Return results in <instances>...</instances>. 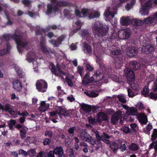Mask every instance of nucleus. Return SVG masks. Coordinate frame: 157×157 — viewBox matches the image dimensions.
<instances>
[{"instance_id": "f257e3e1", "label": "nucleus", "mask_w": 157, "mask_h": 157, "mask_svg": "<svg viewBox=\"0 0 157 157\" xmlns=\"http://www.w3.org/2000/svg\"><path fill=\"white\" fill-rule=\"evenodd\" d=\"M90 74L89 72H87L83 77L82 80L83 85L86 86L87 84L93 82H99L103 79L104 75L102 73L97 71L94 73L91 77H90Z\"/></svg>"}, {"instance_id": "f03ea898", "label": "nucleus", "mask_w": 157, "mask_h": 157, "mask_svg": "<svg viewBox=\"0 0 157 157\" xmlns=\"http://www.w3.org/2000/svg\"><path fill=\"white\" fill-rule=\"evenodd\" d=\"M109 28L108 26H106V27H103V25L101 24L99 22L97 21L94 24L92 29L95 36H97L101 38L104 37L107 38V34Z\"/></svg>"}, {"instance_id": "7ed1b4c3", "label": "nucleus", "mask_w": 157, "mask_h": 157, "mask_svg": "<svg viewBox=\"0 0 157 157\" xmlns=\"http://www.w3.org/2000/svg\"><path fill=\"white\" fill-rule=\"evenodd\" d=\"M154 21V19L153 17L149 16L144 18L143 21L133 19L131 21L132 24L135 26H138L142 25L144 24L149 25L152 24Z\"/></svg>"}, {"instance_id": "20e7f679", "label": "nucleus", "mask_w": 157, "mask_h": 157, "mask_svg": "<svg viewBox=\"0 0 157 157\" xmlns=\"http://www.w3.org/2000/svg\"><path fill=\"white\" fill-rule=\"evenodd\" d=\"M12 37L14 39V40L15 41L17 44V48L18 52L20 54L21 53L22 51L21 49L19 46H21L24 48L28 44L29 42H22L21 40V36L19 35H17L16 33H14V34L12 36Z\"/></svg>"}, {"instance_id": "39448f33", "label": "nucleus", "mask_w": 157, "mask_h": 157, "mask_svg": "<svg viewBox=\"0 0 157 157\" xmlns=\"http://www.w3.org/2000/svg\"><path fill=\"white\" fill-rule=\"evenodd\" d=\"M110 53L113 56L112 57L114 59V62L115 65L119 66L120 67L121 59L118 56H118L121 54V52L120 50L117 49L113 50H111L110 51Z\"/></svg>"}, {"instance_id": "423d86ee", "label": "nucleus", "mask_w": 157, "mask_h": 157, "mask_svg": "<svg viewBox=\"0 0 157 157\" xmlns=\"http://www.w3.org/2000/svg\"><path fill=\"white\" fill-rule=\"evenodd\" d=\"M142 8H141L140 13L143 15H147L149 13V10L147 7H152V2L151 0H148L145 3L142 5Z\"/></svg>"}, {"instance_id": "0eeeda50", "label": "nucleus", "mask_w": 157, "mask_h": 157, "mask_svg": "<svg viewBox=\"0 0 157 157\" xmlns=\"http://www.w3.org/2000/svg\"><path fill=\"white\" fill-rule=\"evenodd\" d=\"M36 86L39 91L44 92L46 91L48 85L47 82L44 80H41L37 82Z\"/></svg>"}, {"instance_id": "6e6552de", "label": "nucleus", "mask_w": 157, "mask_h": 157, "mask_svg": "<svg viewBox=\"0 0 157 157\" xmlns=\"http://www.w3.org/2000/svg\"><path fill=\"white\" fill-rule=\"evenodd\" d=\"M126 78L130 82H133L135 79V76L134 72L129 68H126L124 71Z\"/></svg>"}, {"instance_id": "1a4fd4ad", "label": "nucleus", "mask_w": 157, "mask_h": 157, "mask_svg": "<svg viewBox=\"0 0 157 157\" xmlns=\"http://www.w3.org/2000/svg\"><path fill=\"white\" fill-rule=\"evenodd\" d=\"M122 111L118 110L113 114L111 119V122L112 124H116L118 123V121L122 116Z\"/></svg>"}, {"instance_id": "9d476101", "label": "nucleus", "mask_w": 157, "mask_h": 157, "mask_svg": "<svg viewBox=\"0 0 157 157\" xmlns=\"http://www.w3.org/2000/svg\"><path fill=\"white\" fill-rule=\"evenodd\" d=\"M131 34V30L128 29H125L120 30L118 32V35L121 39H127Z\"/></svg>"}, {"instance_id": "9b49d317", "label": "nucleus", "mask_w": 157, "mask_h": 157, "mask_svg": "<svg viewBox=\"0 0 157 157\" xmlns=\"http://www.w3.org/2000/svg\"><path fill=\"white\" fill-rule=\"evenodd\" d=\"M142 51L145 54L151 53L155 50L154 46L149 43H146L142 47Z\"/></svg>"}, {"instance_id": "f8f14e48", "label": "nucleus", "mask_w": 157, "mask_h": 157, "mask_svg": "<svg viewBox=\"0 0 157 157\" xmlns=\"http://www.w3.org/2000/svg\"><path fill=\"white\" fill-rule=\"evenodd\" d=\"M66 36L65 35H62L58 37L56 40H52L50 43L54 47H57L61 44L62 41L65 38Z\"/></svg>"}, {"instance_id": "ddd939ff", "label": "nucleus", "mask_w": 157, "mask_h": 157, "mask_svg": "<svg viewBox=\"0 0 157 157\" xmlns=\"http://www.w3.org/2000/svg\"><path fill=\"white\" fill-rule=\"evenodd\" d=\"M13 88L19 92L21 90L22 84L21 82L18 79H15L12 82Z\"/></svg>"}, {"instance_id": "4468645a", "label": "nucleus", "mask_w": 157, "mask_h": 157, "mask_svg": "<svg viewBox=\"0 0 157 157\" xmlns=\"http://www.w3.org/2000/svg\"><path fill=\"white\" fill-rule=\"evenodd\" d=\"M108 120V116L105 113L99 112L97 114L96 120L98 123L101 121H106Z\"/></svg>"}, {"instance_id": "2eb2a0df", "label": "nucleus", "mask_w": 157, "mask_h": 157, "mask_svg": "<svg viewBox=\"0 0 157 157\" xmlns=\"http://www.w3.org/2000/svg\"><path fill=\"white\" fill-rule=\"evenodd\" d=\"M138 52V51L135 48L129 47L126 49V55L130 57L136 56Z\"/></svg>"}, {"instance_id": "dca6fc26", "label": "nucleus", "mask_w": 157, "mask_h": 157, "mask_svg": "<svg viewBox=\"0 0 157 157\" xmlns=\"http://www.w3.org/2000/svg\"><path fill=\"white\" fill-rule=\"evenodd\" d=\"M58 10L59 8L56 6H53L51 4H48L47 5V11L46 13L48 15L53 12H56L58 11Z\"/></svg>"}, {"instance_id": "f3484780", "label": "nucleus", "mask_w": 157, "mask_h": 157, "mask_svg": "<svg viewBox=\"0 0 157 157\" xmlns=\"http://www.w3.org/2000/svg\"><path fill=\"white\" fill-rule=\"evenodd\" d=\"M55 154L57 157H62L64 155V151L61 146H57L54 149Z\"/></svg>"}, {"instance_id": "a211bd4d", "label": "nucleus", "mask_w": 157, "mask_h": 157, "mask_svg": "<svg viewBox=\"0 0 157 157\" xmlns=\"http://www.w3.org/2000/svg\"><path fill=\"white\" fill-rule=\"evenodd\" d=\"M139 122L143 124H146L148 122L147 116L144 114L140 113L137 117Z\"/></svg>"}, {"instance_id": "6ab92c4d", "label": "nucleus", "mask_w": 157, "mask_h": 157, "mask_svg": "<svg viewBox=\"0 0 157 157\" xmlns=\"http://www.w3.org/2000/svg\"><path fill=\"white\" fill-rule=\"evenodd\" d=\"M129 66L134 71L139 70L140 68V64L136 61L131 62Z\"/></svg>"}, {"instance_id": "aec40b11", "label": "nucleus", "mask_w": 157, "mask_h": 157, "mask_svg": "<svg viewBox=\"0 0 157 157\" xmlns=\"http://www.w3.org/2000/svg\"><path fill=\"white\" fill-rule=\"evenodd\" d=\"M108 146L109 147L110 150H111L114 153L117 152L118 149V144L114 141H111L110 145H108Z\"/></svg>"}, {"instance_id": "412c9836", "label": "nucleus", "mask_w": 157, "mask_h": 157, "mask_svg": "<svg viewBox=\"0 0 157 157\" xmlns=\"http://www.w3.org/2000/svg\"><path fill=\"white\" fill-rule=\"evenodd\" d=\"M83 49L84 53L86 54H90L92 52L91 47L86 42H84L83 44Z\"/></svg>"}, {"instance_id": "4be33fe9", "label": "nucleus", "mask_w": 157, "mask_h": 157, "mask_svg": "<svg viewBox=\"0 0 157 157\" xmlns=\"http://www.w3.org/2000/svg\"><path fill=\"white\" fill-rule=\"evenodd\" d=\"M40 49L45 54H49L50 52L52 54H55L56 52L53 49H51L49 48H47L45 46H42L40 48Z\"/></svg>"}, {"instance_id": "5701e85b", "label": "nucleus", "mask_w": 157, "mask_h": 157, "mask_svg": "<svg viewBox=\"0 0 157 157\" xmlns=\"http://www.w3.org/2000/svg\"><path fill=\"white\" fill-rule=\"evenodd\" d=\"M81 108L86 113H89L91 111V106L89 105L83 103L81 105Z\"/></svg>"}, {"instance_id": "b1692460", "label": "nucleus", "mask_w": 157, "mask_h": 157, "mask_svg": "<svg viewBox=\"0 0 157 157\" xmlns=\"http://www.w3.org/2000/svg\"><path fill=\"white\" fill-rule=\"evenodd\" d=\"M127 113L129 115H136L138 113V110L136 108L131 107L128 109Z\"/></svg>"}, {"instance_id": "393cba45", "label": "nucleus", "mask_w": 157, "mask_h": 157, "mask_svg": "<svg viewBox=\"0 0 157 157\" xmlns=\"http://www.w3.org/2000/svg\"><path fill=\"white\" fill-rule=\"evenodd\" d=\"M15 69L17 74L19 78H22L24 77V74L20 67L18 66L15 67Z\"/></svg>"}, {"instance_id": "a878e982", "label": "nucleus", "mask_w": 157, "mask_h": 157, "mask_svg": "<svg viewBox=\"0 0 157 157\" xmlns=\"http://www.w3.org/2000/svg\"><path fill=\"white\" fill-rule=\"evenodd\" d=\"M28 129L27 127H24L23 128L20 130V134L21 138V139H24L26 137L27 130Z\"/></svg>"}, {"instance_id": "bb28decb", "label": "nucleus", "mask_w": 157, "mask_h": 157, "mask_svg": "<svg viewBox=\"0 0 157 157\" xmlns=\"http://www.w3.org/2000/svg\"><path fill=\"white\" fill-rule=\"evenodd\" d=\"M82 35L83 38L87 41H89L90 39V36L88 30H83L82 32Z\"/></svg>"}, {"instance_id": "cd10ccee", "label": "nucleus", "mask_w": 157, "mask_h": 157, "mask_svg": "<svg viewBox=\"0 0 157 157\" xmlns=\"http://www.w3.org/2000/svg\"><path fill=\"white\" fill-rule=\"evenodd\" d=\"M120 22L122 25L127 26L129 24L130 20L128 18L122 17L121 18Z\"/></svg>"}, {"instance_id": "c85d7f7f", "label": "nucleus", "mask_w": 157, "mask_h": 157, "mask_svg": "<svg viewBox=\"0 0 157 157\" xmlns=\"http://www.w3.org/2000/svg\"><path fill=\"white\" fill-rule=\"evenodd\" d=\"M11 105L9 103H6L4 106V110L6 112H8L10 113H14L15 112L13 110V109L11 107Z\"/></svg>"}, {"instance_id": "c756f323", "label": "nucleus", "mask_w": 157, "mask_h": 157, "mask_svg": "<svg viewBox=\"0 0 157 157\" xmlns=\"http://www.w3.org/2000/svg\"><path fill=\"white\" fill-rule=\"evenodd\" d=\"M56 5L59 7H66L69 6L70 4L66 1H57Z\"/></svg>"}, {"instance_id": "7c9ffc66", "label": "nucleus", "mask_w": 157, "mask_h": 157, "mask_svg": "<svg viewBox=\"0 0 157 157\" xmlns=\"http://www.w3.org/2000/svg\"><path fill=\"white\" fill-rule=\"evenodd\" d=\"M103 136H101V137L96 138V142L97 144L96 146H95V147H96V150H98L102 146V143L101 141H102V139H103Z\"/></svg>"}, {"instance_id": "2f4dec72", "label": "nucleus", "mask_w": 157, "mask_h": 157, "mask_svg": "<svg viewBox=\"0 0 157 157\" xmlns=\"http://www.w3.org/2000/svg\"><path fill=\"white\" fill-rule=\"evenodd\" d=\"M84 93L88 96L91 98L96 97L98 95V93H95L93 91H86L84 92Z\"/></svg>"}, {"instance_id": "473e14b6", "label": "nucleus", "mask_w": 157, "mask_h": 157, "mask_svg": "<svg viewBox=\"0 0 157 157\" xmlns=\"http://www.w3.org/2000/svg\"><path fill=\"white\" fill-rule=\"evenodd\" d=\"M16 122L15 120L13 119H11L8 123V127L9 129L10 130H13L14 129V128L13 127L14 126L16 125Z\"/></svg>"}, {"instance_id": "72a5a7b5", "label": "nucleus", "mask_w": 157, "mask_h": 157, "mask_svg": "<svg viewBox=\"0 0 157 157\" xmlns=\"http://www.w3.org/2000/svg\"><path fill=\"white\" fill-rule=\"evenodd\" d=\"M14 34H4L2 35V37L5 41H8L11 38L14 40V39L13 38L12 36Z\"/></svg>"}, {"instance_id": "f704fd0d", "label": "nucleus", "mask_w": 157, "mask_h": 157, "mask_svg": "<svg viewBox=\"0 0 157 157\" xmlns=\"http://www.w3.org/2000/svg\"><path fill=\"white\" fill-rule=\"evenodd\" d=\"M128 148L131 151H135L138 150L139 147L136 144L132 143L129 146Z\"/></svg>"}, {"instance_id": "c9c22d12", "label": "nucleus", "mask_w": 157, "mask_h": 157, "mask_svg": "<svg viewBox=\"0 0 157 157\" xmlns=\"http://www.w3.org/2000/svg\"><path fill=\"white\" fill-rule=\"evenodd\" d=\"M50 65L51 66V68L50 69L51 71L55 75L60 76L59 74L57 72L54 63H51Z\"/></svg>"}, {"instance_id": "e433bc0d", "label": "nucleus", "mask_w": 157, "mask_h": 157, "mask_svg": "<svg viewBox=\"0 0 157 157\" xmlns=\"http://www.w3.org/2000/svg\"><path fill=\"white\" fill-rule=\"evenodd\" d=\"M86 141L90 143L91 145H94V147L96 146L97 142L95 139L93 138L92 137H90V138H87L86 139Z\"/></svg>"}, {"instance_id": "4c0bfd02", "label": "nucleus", "mask_w": 157, "mask_h": 157, "mask_svg": "<svg viewBox=\"0 0 157 157\" xmlns=\"http://www.w3.org/2000/svg\"><path fill=\"white\" fill-rule=\"evenodd\" d=\"M152 128V125L150 124H148L147 125L146 128H144V132L146 134L149 135L150 134V131Z\"/></svg>"}, {"instance_id": "58836bf2", "label": "nucleus", "mask_w": 157, "mask_h": 157, "mask_svg": "<svg viewBox=\"0 0 157 157\" xmlns=\"http://www.w3.org/2000/svg\"><path fill=\"white\" fill-rule=\"evenodd\" d=\"M33 55V53L31 52H29L27 53L26 60L30 63L32 62L34 59L32 56Z\"/></svg>"}, {"instance_id": "ea45409f", "label": "nucleus", "mask_w": 157, "mask_h": 157, "mask_svg": "<svg viewBox=\"0 0 157 157\" xmlns=\"http://www.w3.org/2000/svg\"><path fill=\"white\" fill-rule=\"evenodd\" d=\"M149 91V89L148 86H145L143 88L141 92V94L144 96V97H147Z\"/></svg>"}, {"instance_id": "a19ab883", "label": "nucleus", "mask_w": 157, "mask_h": 157, "mask_svg": "<svg viewBox=\"0 0 157 157\" xmlns=\"http://www.w3.org/2000/svg\"><path fill=\"white\" fill-rule=\"evenodd\" d=\"M132 89L137 92H138L140 90V88L138 84L134 82H133L131 84Z\"/></svg>"}, {"instance_id": "79ce46f5", "label": "nucleus", "mask_w": 157, "mask_h": 157, "mask_svg": "<svg viewBox=\"0 0 157 157\" xmlns=\"http://www.w3.org/2000/svg\"><path fill=\"white\" fill-rule=\"evenodd\" d=\"M157 137V129H154L151 136V140L154 141Z\"/></svg>"}, {"instance_id": "37998d69", "label": "nucleus", "mask_w": 157, "mask_h": 157, "mask_svg": "<svg viewBox=\"0 0 157 157\" xmlns=\"http://www.w3.org/2000/svg\"><path fill=\"white\" fill-rule=\"evenodd\" d=\"M77 71L80 76L82 77L83 76L82 74L84 72V68L82 66H78L77 68Z\"/></svg>"}, {"instance_id": "c03bdc74", "label": "nucleus", "mask_w": 157, "mask_h": 157, "mask_svg": "<svg viewBox=\"0 0 157 157\" xmlns=\"http://www.w3.org/2000/svg\"><path fill=\"white\" fill-rule=\"evenodd\" d=\"M147 96L149 97L151 99L156 100L157 99V94L153 92H151L149 94L147 95Z\"/></svg>"}, {"instance_id": "a18cd8bd", "label": "nucleus", "mask_w": 157, "mask_h": 157, "mask_svg": "<svg viewBox=\"0 0 157 157\" xmlns=\"http://www.w3.org/2000/svg\"><path fill=\"white\" fill-rule=\"evenodd\" d=\"M55 152L54 150L50 151H49L47 154H44V157H55L54 156Z\"/></svg>"}, {"instance_id": "49530a36", "label": "nucleus", "mask_w": 157, "mask_h": 157, "mask_svg": "<svg viewBox=\"0 0 157 157\" xmlns=\"http://www.w3.org/2000/svg\"><path fill=\"white\" fill-rule=\"evenodd\" d=\"M117 98L119 101L123 103H125L126 102V100L124 96L122 95H118L117 96Z\"/></svg>"}, {"instance_id": "de8ad7c7", "label": "nucleus", "mask_w": 157, "mask_h": 157, "mask_svg": "<svg viewBox=\"0 0 157 157\" xmlns=\"http://www.w3.org/2000/svg\"><path fill=\"white\" fill-rule=\"evenodd\" d=\"M88 121L90 123L93 125H95L97 121L95 118H93L91 116L88 118Z\"/></svg>"}, {"instance_id": "09e8293b", "label": "nucleus", "mask_w": 157, "mask_h": 157, "mask_svg": "<svg viewBox=\"0 0 157 157\" xmlns=\"http://www.w3.org/2000/svg\"><path fill=\"white\" fill-rule=\"evenodd\" d=\"M76 129V127L75 126H73L71 127H70L69 128L67 131L71 135H72L73 136L74 133V131Z\"/></svg>"}, {"instance_id": "8fccbe9b", "label": "nucleus", "mask_w": 157, "mask_h": 157, "mask_svg": "<svg viewBox=\"0 0 157 157\" xmlns=\"http://www.w3.org/2000/svg\"><path fill=\"white\" fill-rule=\"evenodd\" d=\"M66 81L69 86L70 87H72L73 86V83L72 81L68 77H66Z\"/></svg>"}, {"instance_id": "3c124183", "label": "nucleus", "mask_w": 157, "mask_h": 157, "mask_svg": "<svg viewBox=\"0 0 157 157\" xmlns=\"http://www.w3.org/2000/svg\"><path fill=\"white\" fill-rule=\"evenodd\" d=\"M128 95L129 97H133L136 94H135L132 90L130 89H128Z\"/></svg>"}, {"instance_id": "603ef678", "label": "nucleus", "mask_w": 157, "mask_h": 157, "mask_svg": "<svg viewBox=\"0 0 157 157\" xmlns=\"http://www.w3.org/2000/svg\"><path fill=\"white\" fill-rule=\"evenodd\" d=\"M49 105L48 104H46L45 105L44 108L39 107V110L41 111L44 112L46 110L48 109L49 108Z\"/></svg>"}, {"instance_id": "864d4df0", "label": "nucleus", "mask_w": 157, "mask_h": 157, "mask_svg": "<svg viewBox=\"0 0 157 157\" xmlns=\"http://www.w3.org/2000/svg\"><path fill=\"white\" fill-rule=\"evenodd\" d=\"M40 48L42 47V46H45L44 38L43 36H42L40 39Z\"/></svg>"}, {"instance_id": "5fc2aeb1", "label": "nucleus", "mask_w": 157, "mask_h": 157, "mask_svg": "<svg viewBox=\"0 0 157 157\" xmlns=\"http://www.w3.org/2000/svg\"><path fill=\"white\" fill-rule=\"evenodd\" d=\"M51 142V140L50 139L46 138L44 140L43 144L44 145H49Z\"/></svg>"}, {"instance_id": "6e6d98bb", "label": "nucleus", "mask_w": 157, "mask_h": 157, "mask_svg": "<svg viewBox=\"0 0 157 157\" xmlns=\"http://www.w3.org/2000/svg\"><path fill=\"white\" fill-rule=\"evenodd\" d=\"M35 150L34 149L30 150L28 152V155L29 156H33L36 154Z\"/></svg>"}, {"instance_id": "4d7b16f0", "label": "nucleus", "mask_w": 157, "mask_h": 157, "mask_svg": "<svg viewBox=\"0 0 157 157\" xmlns=\"http://www.w3.org/2000/svg\"><path fill=\"white\" fill-rule=\"evenodd\" d=\"M30 139V137L29 136L27 137L25 140L24 141V144L25 145H28L30 143L29 140Z\"/></svg>"}, {"instance_id": "13d9d810", "label": "nucleus", "mask_w": 157, "mask_h": 157, "mask_svg": "<svg viewBox=\"0 0 157 157\" xmlns=\"http://www.w3.org/2000/svg\"><path fill=\"white\" fill-rule=\"evenodd\" d=\"M121 129L122 131L125 133H128L130 132L129 128L127 126H124L123 127L121 128Z\"/></svg>"}, {"instance_id": "bf43d9fd", "label": "nucleus", "mask_w": 157, "mask_h": 157, "mask_svg": "<svg viewBox=\"0 0 157 157\" xmlns=\"http://www.w3.org/2000/svg\"><path fill=\"white\" fill-rule=\"evenodd\" d=\"M6 51L8 53H9L10 52V49L12 48V47L10 45V43L9 42H7L6 43Z\"/></svg>"}, {"instance_id": "052dcab7", "label": "nucleus", "mask_w": 157, "mask_h": 157, "mask_svg": "<svg viewBox=\"0 0 157 157\" xmlns=\"http://www.w3.org/2000/svg\"><path fill=\"white\" fill-rule=\"evenodd\" d=\"M58 113H58V111H57L50 112L49 113V117H54L56 116L57 114H58Z\"/></svg>"}, {"instance_id": "680f3d73", "label": "nucleus", "mask_w": 157, "mask_h": 157, "mask_svg": "<svg viewBox=\"0 0 157 157\" xmlns=\"http://www.w3.org/2000/svg\"><path fill=\"white\" fill-rule=\"evenodd\" d=\"M99 107L95 106H91V111H92L94 113H97L99 109Z\"/></svg>"}, {"instance_id": "e2e57ef3", "label": "nucleus", "mask_w": 157, "mask_h": 157, "mask_svg": "<svg viewBox=\"0 0 157 157\" xmlns=\"http://www.w3.org/2000/svg\"><path fill=\"white\" fill-rule=\"evenodd\" d=\"M86 70L89 71H92L94 70V68L89 64H87L86 66Z\"/></svg>"}, {"instance_id": "0e129e2a", "label": "nucleus", "mask_w": 157, "mask_h": 157, "mask_svg": "<svg viewBox=\"0 0 157 157\" xmlns=\"http://www.w3.org/2000/svg\"><path fill=\"white\" fill-rule=\"evenodd\" d=\"M58 115H63L64 117H67L69 116V114L68 113V112L65 110L63 111L62 113H58Z\"/></svg>"}, {"instance_id": "69168bd1", "label": "nucleus", "mask_w": 157, "mask_h": 157, "mask_svg": "<svg viewBox=\"0 0 157 157\" xmlns=\"http://www.w3.org/2000/svg\"><path fill=\"white\" fill-rule=\"evenodd\" d=\"M8 53L6 49L4 48L0 50V56H2Z\"/></svg>"}, {"instance_id": "338daca9", "label": "nucleus", "mask_w": 157, "mask_h": 157, "mask_svg": "<svg viewBox=\"0 0 157 157\" xmlns=\"http://www.w3.org/2000/svg\"><path fill=\"white\" fill-rule=\"evenodd\" d=\"M136 106L138 108L142 109H144L145 108L143 104L140 102L138 103Z\"/></svg>"}, {"instance_id": "774afa93", "label": "nucleus", "mask_w": 157, "mask_h": 157, "mask_svg": "<svg viewBox=\"0 0 157 157\" xmlns=\"http://www.w3.org/2000/svg\"><path fill=\"white\" fill-rule=\"evenodd\" d=\"M152 141V142L150 144L149 146L150 149L152 148L153 146H157V140Z\"/></svg>"}]
</instances>
